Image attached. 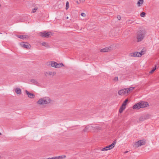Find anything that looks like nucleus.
Wrapping results in <instances>:
<instances>
[{
    "mask_svg": "<svg viewBox=\"0 0 159 159\" xmlns=\"http://www.w3.org/2000/svg\"><path fill=\"white\" fill-rule=\"evenodd\" d=\"M146 32L145 30H140L137 34L136 39L138 42L142 41L146 36Z\"/></svg>",
    "mask_w": 159,
    "mask_h": 159,
    "instance_id": "obj_1",
    "label": "nucleus"
},
{
    "mask_svg": "<svg viewBox=\"0 0 159 159\" xmlns=\"http://www.w3.org/2000/svg\"><path fill=\"white\" fill-rule=\"evenodd\" d=\"M148 105V102H145L141 101L139 103L134 105L133 107L134 109H139L140 108H143L146 107Z\"/></svg>",
    "mask_w": 159,
    "mask_h": 159,
    "instance_id": "obj_2",
    "label": "nucleus"
},
{
    "mask_svg": "<svg viewBox=\"0 0 159 159\" xmlns=\"http://www.w3.org/2000/svg\"><path fill=\"white\" fill-rule=\"evenodd\" d=\"M51 101V99L48 97H45L40 98L37 103L39 105H45L50 103Z\"/></svg>",
    "mask_w": 159,
    "mask_h": 159,
    "instance_id": "obj_3",
    "label": "nucleus"
},
{
    "mask_svg": "<svg viewBox=\"0 0 159 159\" xmlns=\"http://www.w3.org/2000/svg\"><path fill=\"white\" fill-rule=\"evenodd\" d=\"M116 140H114L112 143L108 146H107L105 147L102 148L101 149L102 151H107L108 150H111L112 149L115 147L116 144Z\"/></svg>",
    "mask_w": 159,
    "mask_h": 159,
    "instance_id": "obj_4",
    "label": "nucleus"
},
{
    "mask_svg": "<svg viewBox=\"0 0 159 159\" xmlns=\"http://www.w3.org/2000/svg\"><path fill=\"white\" fill-rule=\"evenodd\" d=\"M39 34L42 37L44 38H48L52 34L50 32L43 31L39 33Z\"/></svg>",
    "mask_w": 159,
    "mask_h": 159,
    "instance_id": "obj_5",
    "label": "nucleus"
},
{
    "mask_svg": "<svg viewBox=\"0 0 159 159\" xmlns=\"http://www.w3.org/2000/svg\"><path fill=\"white\" fill-rule=\"evenodd\" d=\"M145 141L144 140H141L138 141L136 142L135 145L136 147H138L139 146H141L142 145H145Z\"/></svg>",
    "mask_w": 159,
    "mask_h": 159,
    "instance_id": "obj_6",
    "label": "nucleus"
},
{
    "mask_svg": "<svg viewBox=\"0 0 159 159\" xmlns=\"http://www.w3.org/2000/svg\"><path fill=\"white\" fill-rule=\"evenodd\" d=\"M149 118V116L148 115H146L141 116L139 118V121H142Z\"/></svg>",
    "mask_w": 159,
    "mask_h": 159,
    "instance_id": "obj_7",
    "label": "nucleus"
},
{
    "mask_svg": "<svg viewBox=\"0 0 159 159\" xmlns=\"http://www.w3.org/2000/svg\"><path fill=\"white\" fill-rule=\"evenodd\" d=\"M56 74V73L55 72H52V71H47L45 72L44 73V75H45L47 77L48 76H54V75Z\"/></svg>",
    "mask_w": 159,
    "mask_h": 159,
    "instance_id": "obj_8",
    "label": "nucleus"
},
{
    "mask_svg": "<svg viewBox=\"0 0 159 159\" xmlns=\"http://www.w3.org/2000/svg\"><path fill=\"white\" fill-rule=\"evenodd\" d=\"M20 44L21 47L26 48H29L30 46V44L28 43L22 42Z\"/></svg>",
    "mask_w": 159,
    "mask_h": 159,
    "instance_id": "obj_9",
    "label": "nucleus"
},
{
    "mask_svg": "<svg viewBox=\"0 0 159 159\" xmlns=\"http://www.w3.org/2000/svg\"><path fill=\"white\" fill-rule=\"evenodd\" d=\"M98 127L96 126V127H93V126H87L84 129L83 131H89L90 130H91L93 128H96V129L98 128Z\"/></svg>",
    "mask_w": 159,
    "mask_h": 159,
    "instance_id": "obj_10",
    "label": "nucleus"
},
{
    "mask_svg": "<svg viewBox=\"0 0 159 159\" xmlns=\"http://www.w3.org/2000/svg\"><path fill=\"white\" fill-rule=\"evenodd\" d=\"M127 93V89H124L119 90L118 92V93L119 95H123Z\"/></svg>",
    "mask_w": 159,
    "mask_h": 159,
    "instance_id": "obj_11",
    "label": "nucleus"
},
{
    "mask_svg": "<svg viewBox=\"0 0 159 159\" xmlns=\"http://www.w3.org/2000/svg\"><path fill=\"white\" fill-rule=\"evenodd\" d=\"M25 92L29 98H34L35 96L33 93H30L27 90H25Z\"/></svg>",
    "mask_w": 159,
    "mask_h": 159,
    "instance_id": "obj_12",
    "label": "nucleus"
},
{
    "mask_svg": "<svg viewBox=\"0 0 159 159\" xmlns=\"http://www.w3.org/2000/svg\"><path fill=\"white\" fill-rule=\"evenodd\" d=\"M111 47H106L100 50V52H108L111 49Z\"/></svg>",
    "mask_w": 159,
    "mask_h": 159,
    "instance_id": "obj_13",
    "label": "nucleus"
},
{
    "mask_svg": "<svg viewBox=\"0 0 159 159\" xmlns=\"http://www.w3.org/2000/svg\"><path fill=\"white\" fill-rule=\"evenodd\" d=\"M17 37L21 39H24L26 38H28L29 36L28 35H18Z\"/></svg>",
    "mask_w": 159,
    "mask_h": 159,
    "instance_id": "obj_14",
    "label": "nucleus"
},
{
    "mask_svg": "<svg viewBox=\"0 0 159 159\" xmlns=\"http://www.w3.org/2000/svg\"><path fill=\"white\" fill-rule=\"evenodd\" d=\"M15 91L18 94H20L21 93V89L20 88H16L15 89Z\"/></svg>",
    "mask_w": 159,
    "mask_h": 159,
    "instance_id": "obj_15",
    "label": "nucleus"
},
{
    "mask_svg": "<svg viewBox=\"0 0 159 159\" xmlns=\"http://www.w3.org/2000/svg\"><path fill=\"white\" fill-rule=\"evenodd\" d=\"M126 108L125 107L123 106V105H122L119 110V112L120 113H121L123 111V110H124Z\"/></svg>",
    "mask_w": 159,
    "mask_h": 159,
    "instance_id": "obj_16",
    "label": "nucleus"
},
{
    "mask_svg": "<svg viewBox=\"0 0 159 159\" xmlns=\"http://www.w3.org/2000/svg\"><path fill=\"white\" fill-rule=\"evenodd\" d=\"M51 65L52 67L56 68L57 63L55 61H51Z\"/></svg>",
    "mask_w": 159,
    "mask_h": 159,
    "instance_id": "obj_17",
    "label": "nucleus"
},
{
    "mask_svg": "<svg viewBox=\"0 0 159 159\" xmlns=\"http://www.w3.org/2000/svg\"><path fill=\"white\" fill-rule=\"evenodd\" d=\"M143 2V0H139L138 2H137V5L139 7H140L142 5Z\"/></svg>",
    "mask_w": 159,
    "mask_h": 159,
    "instance_id": "obj_18",
    "label": "nucleus"
},
{
    "mask_svg": "<svg viewBox=\"0 0 159 159\" xmlns=\"http://www.w3.org/2000/svg\"><path fill=\"white\" fill-rule=\"evenodd\" d=\"M30 82L33 83L35 84H37L38 82L35 79H32L30 80Z\"/></svg>",
    "mask_w": 159,
    "mask_h": 159,
    "instance_id": "obj_19",
    "label": "nucleus"
},
{
    "mask_svg": "<svg viewBox=\"0 0 159 159\" xmlns=\"http://www.w3.org/2000/svg\"><path fill=\"white\" fill-rule=\"evenodd\" d=\"M134 88L133 87H130L128 89L126 88V89H127V93H128L129 92L133 90L134 89Z\"/></svg>",
    "mask_w": 159,
    "mask_h": 159,
    "instance_id": "obj_20",
    "label": "nucleus"
},
{
    "mask_svg": "<svg viewBox=\"0 0 159 159\" xmlns=\"http://www.w3.org/2000/svg\"><path fill=\"white\" fill-rule=\"evenodd\" d=\"M38 7L37 6H35V7L32 9V12L35 13L36 12V11L38 9Z\"/></svg>",
    "mask_w": 159,
    "mask_h": 159,
    "instance_id": "obj_21",
    "label": "nucleus"
},
{
    "mask_svg": "<svg viewBox=\"0 0 159 159\" xmlns=\"http://www.w3.org/2000/svg\"><path fill=\"white\" fill-rule=\"evenodd\" d=\"M63 66V64L62 63H61L59 64L57 63L56 68L61 67L62 66Z\"/></svg>",
    "mask_w": 159,
    "mask_h": 159,
    "instance_id": "obj_22",
    "label": "nucleus"
},
{
    "mask_svg": "<svg viewBox=\"0 0 159 159\" xmlns=\"http://www.w3.org/2000/svg\"><path fill=\"white\" fill-rule=\"evenodd\" d=\"M128 101V99H125V100L123 102V104L122 105H123V106L125 107L126 105H127Z\"/></svg>",
    "mask_w": 159,
    "mask_h": 159,
    "instance_id": "obj_23",
    "label": "nucleus"
},
{
    "mask_svg": "<svg viewBox=\"0 0 159 159\" xmlns=\"http://www.w3.org/2000/svg\"><path fill=\"white\" fill-rule=\"evenodd\" d=\"M156 65H155V67L154 68H153V69L149 72V73L150 74H152V73L156 69Z\"/></svg>",
    "mask_w": 159,
    "mask_h": 159,
    "instance_id": "obj_24",
    "label": "nucleus"
},
{
    "mask_svg": "<svg viewBox=\"0 0 159 159\" xmlns=\"http://www.w3.org/2000/svg\"><path fill=\"white\" fill-rule=\"evenodd\" d=\"M57 157L58 159H62L66 157V156L65 155H62L59 156Z\"/></svg>",
    "mask_w": 159,
    "mask_h": 159,
    "instance_id": "obj_25",
    "label": "nucleus"
},
{
    "mask_svg": "<svg viewBox=\"0 0 159 159\" xmlns=\"http://www.w3.org/2000/svg\"><path fill=\"white\" fill-rule=\"evenodd\" d=\"M129 55L131 57H136V52H134V53H130Z\"/></svg>",
    "mask_w": 159,
    "mask_h": 159,
    "instance_id": "obj_26",
    "label": "nucleus"
},
{
    "mask_svg": "<svg viewBox=\"0 0 159 159\" xmlns=\"http://www.w3.org/2000/svg\"><path fill=\"white\" fill-rule=\"evenodd\" d=\"M136 57H139L141 56V54L139 53V52H136Z\"/></svg>",
    "mask_w": 159,
    "mask_h": 159,
    "instance_id": "obj_27",
    "label": "nucleus"
},
{
    "mask_svg": "<svg viewBox=\"0 0 159 159\" xmlns=\"http://www.w3.org/2000/svg\"><path fill=\"white\" fill-rule=\"evenodd\" d=\"M146 13L144 12H142L140 15V16L142 17H144L145 16Z\"/></svg>",
    "mask_w": 159,
    "mask_h": 159,
    "instance_id": "obj_28",
    "label": "nucleus"
},
{
    "mask_svg": "<svg viewBox=\"0 0 159 159\" xmlns=\"http://www.w3.org/2000/svg\"><path fill=\"white\" fill-rule=\"evenodd\" d=\"M69 7V4L68 2H66V10H67L68 9Z\"/></svg>",
    "mask_w": 159,
    "mask_h": 159,
    "instance_id": "obj_29",
    "label": "nucleus"
},
{
    "mask_svg": "<svg viewBox=\"0 0 159 159\" xmlns=\"http://www.w3.org/2000/svg\"><path fill=\"white\" fill-rule=\"evenodd\" d=\"M42 45L45 47H47L48 45L45 42H43L42 43Z\"/></svg>",
    "mask_w": 159,
    "mask_h": 159,
    "instance_id": "obj_30",
    "label": "nucleus"
},
{
    "mask_svg": "<svg viewBox=\"0 0 159 159\" xmlns=\"http://www.w3.org/2000/svg\"><path fill=\"white\" fill-rule=\"evenodd\" d=\"M141 54V56L143 54H144L145 53V52L143 50H142L140 52H139Z\"/></svg>",
    "mask_w": 159,
    "mask_h": 159,
    "instance_id": "obj_31",
    "label": "nucleus"
},
{
    "mask_svg": "<svg viewBox=\"0 0 159 159\" xmlns=\"http://www.w3.org/2000/svg\"><path fill=\"white\" fill-rule=\"evenodd\" d=\"M115 81H117L118 80V78L117 77H116L114 78L113 79Z\"/></svg>",
    "mask_w": 159,
    "mask_h": 159,
    "instance_id": "obj_32",
    "label": "nucleus"
},
{
    "mask_svg": "<svg viewBox=\"0 0 159 159\" xmlns=\"http://www.w3.org/2000/svg\"><path fill=\"white\" fill-rule=\"evenodd\" d=\"M81 15L82 16L84 17H85L86 16V14L84 13H82L81 14Z\"/></svg>",
    "mask_w": 159,
    "mask_h": 159,
    "instance_id": "obj_33",
    "label": "nucleus"
},
{
    "mask_svg": "<svg viewBox=\"0 0 159 159\" xmlns=\"http://www.w3.org/2000/svg\"><path fill=\"white\" fill-rule=\"evenodd\" d=\"M117 17V18L119 20H120L121 18V17L120 16V15L118 16Z\"/></svg>",
    "mask_w": 159,
    "mask_h": 159,
    "instance_id": "obj_34",
    "label": "nucleus"
},
{
    "mask_svg": "<svg viewBox=\"0 0 159 159\" xmlns=\"http://www.w3.org/2000/svg\"><path fill=\"white\" fill-rule=\"evenodd\" d=\"M51 159H58L57 157H53L51 158Z\"/></svg>",
    "mask_w": 159,
    "mask_h": 159,
    "instance_id": "obj_35",
    "label": "nucleus"
},
{
    "mask_svg": "<svg viewBox=\"0 0 159 159\" xmlns=\"http://www.w3.org/2000/svg\"><path fill=\"white\" fill-rule=\"evenodd\" d=\"M46 159H51V158H47Z\"/></svg>",
    "mask_w": 159,
    "mask_h": 159,
    "instance_id": "obj_36",
    "label": "nucleus"
},
{
    "mask_svg": "<svg viewBox=\"0 0 159 159\" xmlns=\"http://www.w3.org/2000/svg\"><path fill=\"white\" fill-rule=\"evenodd\" d=\"M66 18V19H68V17H67Z\"/></svg>",
    "mask_w": 159,
    "mask_h": 159,
    "instance_id": "obj_37",
    "label": "nucleus"
},
{
    "mask_svg": "<svg viewBox=\"0 0 159 159\" xmlns=\"http://www.w3.org/2000/svg\"><path fill=\"white\" fill-rule=\"evenodd\" d=\"M1 134V133L0 132V135Z\"/></svg>",
    "mask_w": 159,
    "mask_h": 159,
    "instance_id": "obj_38",
    "label": "nucleus"
}]
</instances>
